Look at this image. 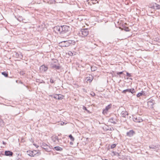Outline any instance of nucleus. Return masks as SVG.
Instances as JSON below:
<instances>
[{"label":"nucleus","mask_w":160,"mask_h":160,"mask_svg":"<svg viewBox=\"0 0 160 160\" xmlns=\"http://www.w3.org/2000/svg\"><path fill=\"white\" fill-rule=\"evenodd\" d=\"M112 107V104H109L107 106L105 109H103L102 111V113L104 114H107L108 112V110L110 109Z\"/></svg>","instance_id":"nucleus-11"},{"label":"nucleus","mask_w":160,"mask_h":160,"mask_svg":"<svg viewBox=\"0 0 160 160\" xmlns=\"http://www.w3.org/2000/svg\"><path fill=\"white\" fill-rule=\"evenodd\" d=\"M2 74L5 77H8V72H2Z\"/></svg>","instance_id":"nucleus-25"},{"label":"nucleus","mask_w":160,"mask_h":160,"mask_svg":"<svg viewBox=\"0 0 160 160\" xmlns=\"http://www.w3.org/2000/svg\"><path fill=\"white\" fill-rule=\"evenodd\" d=\"M18 83H21V84H23V82H22L21 81H19Z\"/></svg>","instance_id":"nucleus-44"},{"label":"nucleus","mask_w":160,"mask_h":160,"mask_svg":"<svg viewBox=\"0 0 160 160\" xmlns=\"http://www.w3.org/2000/svg\"><path fill=\"white\" fill-rule=\"evenodd\" d=\"M48 68L46 66L44 65H43L41 66L40 68V69L42 71L46 72V71Z\"/></svg>","instance_id":"nucleus-18"},{"label":"nucleus","mask_w":160,"mask_h":160,"mask_svg":"<svg viewBox=\"0 0 160 160\" xmlns=\"http://www.w3.org/2000/svg\"><path fill=\"white\" fill-rule=\"evenodd\" d=\"M135 133V132L133 130H131L126 133V135L129 137H131Z\"/></svg>","instance_id":"nucleus-15"},{"label":"nucleus","mask_w":160,"mask_h":160,"mask_svg":"<svg viewBox=\"0 0 160 160\" xmlns=\"http://www.w3.org/2000/svg\"><path fill=\"white\" fill-rule=\"evenodd\" d=\"M69 138L72 141H74V138L72 136V134H70L69 135Z\"/></svg>","instance_id":"nucleus-30"},{"label":"nucleus","mask_w":160,"mask_h":160,"mask_svg":"<svg viewBox=\"0 0 160 160\" xmlns=\"http://www.w3.org/2000/svg\"><path fill=\"white\" fill-rule=\"evenodd\" d=\"M2 143L4 145H5L6 144V143L5 142H4V141H3Z\"/></svg>","instance_id":"nucleus-46"},{"label":"nucleus","mask_w":160,"mask_h":160,"mask_svg":"<svg viewBox=\"0 0 160 160\" xmlns=\"http://www.w3.org/2000/svg\"><path fill=\"white\" fill-rule=\"evenodd\" d=\"M103 130L105 131L114 130V129L113 127L110 128L108 126H106L103 128Z\"/></svg>","instance_id":"nucleus-17"},{"label":"nucleus","mask_w":160,"mask_h":160,"mask_svg":"<svg viewBox=\"0 0 160 160\" xmlns=\"http://www.w3.org/2000/svg\"><path fill=\"white\" fill-rule=\"evenodd\" d=\"M70 145H73V142H70Z\"/></svg>","instance_id":"nucleus-47"},{"label":"nucleus","mask_w":160,"mask_h":160,"mask_svg":"<svg viewBox=\"0 0 160 160\" xmlns=\"http://www.w3.org/2000/svg\"><path fill=\"white\" fill-rule=\"evenodd\" d=\"M123 71H122L121 72H117V75H120L121 74H122L123 73ZM119 77H120L121 76H119Z\"/></svg>","instance_id":"nucleus-36"},{"label":"nucleus","mask_w":160,"mask_h":160,"mask_svg":"<svg viewBox=\"0 0 160 160\" xmlns=\"http://www.w3.org/2000/svg\"><path fill=\"white\" fill-rule=\"evenodd\" d=\"M18 80H16V82H17V83L18 82Z\"/></svg>","instance_id":"nucleus-49"},{"label":"nucleus","mask_w":160,"mask_h":160,"mask_svg":"<svg viewBox=\"0 0 160 160\" xmlns=\"http://www.w3.org/2000/svg\"><path fill=\"white\" fill-rule=\"evenodd\" d=\"M63 123H62V125H63V123L64 124V122H63Z\"/></svg>","instance_id":"nucleus-52"},{"label":"nucleus","mask_w":160,"mask_h":160,"mask_svg":"<svg viewBox=\"0 0 160 160\" xmlns=\"http://www.w3.org/2000/svg\"><path fill=\"white\" fill-rule=\"evenodd\" d=\"M58 97L59 98V100L60 99H62L63 98V97H64V96H63L61 94H58Z\"/></svg>","instance_id":"nucleus-31"},{"label":"nucleus","mask_w":160,"mask_h":160,"mask_svg":"<svg viewBox=\"0 0 160 160\" xmlns=\"http://www.w3.org/2000/svg\"><path fill=\"white\" fill-rule=\"evenodd\" d=\"M157 148L156 146L153 145H151L149 146V148L152 149H155Z\"/></svg>","instance_id":"nucleus-32"},{"label":"nucleus","mask_w":160,"mask_h":160,"mask_svg":"<svg viewBox=\"0 0 160 160\" xmlns=\"http://www.w3.org/2000/svg\"><path fill=\"white\" fill-rule=\"evenodd\" d=\"M54 98L56 99H58L59 100V98L58 97V94H54Z\"/></svg>","instance_id":"nucleus-33"},{"label":"nucleus","mask_w":160,"mask_h":160,"mask_svg":"<svg viewBox=\"0 0 160 160\" xmlns=\"http://www.w3.org/2000/svg\"><path fill=\"white\" fill-rule=\"evenodd\" d=\"M135 89L133 88H132L124 90L122 91V93L123 94H126L127 92H128L129 93H131L132 94H133L135 93Z\"/></svg>","instance_id":"nucleus-10"},{"label":"nucleus","mask_w":160,"mask_h":160,"mask_svg":"<svg viewBox=\"0 0 160 160\" xmlns=\"http://www.w3.org/2000/svg\"><path fill=\"white\" fill-rule=\"evenodd\" d=\"M20 74L21 75H23L25 74V73L23 71H21L20 72Z\"/></svg>","instance_id":"nucleus-41"},{"label":"nucleus","mask_w":160,"mask_h":160,"mask_svg":"<svg viewBox=\"0 0 160 160\" xmlns=\"http://www.w3.org/2000/svg\"><path fill=\"white\" fill-rule=\"evenodd\" d=\"M75 42L74 40H69L67 41H64L59 43V46L62 47H67L71 44L75 45Z\"/></svg>","instance_id":"nucleus-1"},{"label":"nucleus","mask_w":160,"mask_h":160,"mask_svg":"<svg viewBox=\"0 0 160 160\" xmlns=\"http://www.w3.org/2000/svg\"><path fill=\"white\" fill-rule=\"evenodd\" d=\"M58 61L57 59H54L50 64V66L52 68H54L56 70H59L61 67L60 66Z\"/></svg>","instance_id":"nucleus-3"},{"label":"nucleus","mask_w":160,"mask_h":160,"mask_svg":"<svg viewBox=\"0 0 160 160\" xmlns=\"http://www.w3.org/2000/svg\"><path fill=\"white\" fill-rule=\"evenodd\" d=\"M88 33L89 31L88 29H82L80 32H79V34L80 36L82 37H85L88 34Z\"/></svg>","instance_id":"nucleus-5"},{"label":"nucleus","mask_w":160,"mask_h":160,"mask_svg":"<svg viewBox=\"0 0 160 160\" xmlns=\"http://www.w3.org/2000/svg\"><path fill=\"white\" fill-rule=\"evenodd\" d=\"M118 155L119 156V154L118 153Z\"/></svg>","instance_id":"nucleus-55"},{"label":"nucleus","mask_w":160,"mask_h":160,"mask_svg":"<svg viewBox=\"0 0 160 160\" xmlns=\"http://www.w3.org/2000/svg\"><path fill=\"white\" fill-rule=\"evenodd\" d=\"M4 125V123L3 121L0 118V126L3 127Z\"/></svg>","instance_id":"nucleus-24"},{"label":"nucleus","mask_w":160,"mask_h":160,"mask_svg":"<svg viewBox=\"0 0 160 160\" xmlns=\"http://www.w3.org/2000/svg\"><path fill=\"white\" fill-rule=\"evenodd\" d=\"M116 146V144H113L111 145V148L112 149H113L115 148Z\"/></svg>","instance_id":"nucleus-35"},{"label":"nucleus","mask_w":160,"mask_h":160,"mask_svg":"<svg viewBox=\"0 0 160 160\" xmlns=\"http://www.w3.org/2000/svg\"><path fill=\"white\" fill-rule=\"evenodd\" d=\"M36 82H39L40 83H45V82L42 80H40L39 79H36Z\"/></svg>","instance_id":"nucleus-22"},{"label":"nucleus","mask_w":160,"mask_h":160,"mask_svg":"<svg viewBox=\"0 0 160 160\" xmlns=\"http://www.w3.org/2000/svg\"><path fill=\"white\" fill-rule=\"evenodd\" d=\"M18 20L20 21V22H21V21H22V19L21 17H19V18H18Z\"/></svg>","instance_id":"nucleus-42"},{"label":"nucleus","mask_w":160,"mask_h":160,"mask_svg":"<svg viewBox=\"0 0 160 160\" xmlns=\"http://www.w3.org/2000/svg\"><path fill=\"white\" fill-rule=\"evenodd\" d=\"M97 68L96 67L94 66H92L91 67V70L92 71H94L96 70Z\"/></svg>","instance_id":"nucleus-26"},{"label":"nucleus","mask_w":160,"mask_h":160,"mask_svg":"<svg viewBox=\"0 0 160 160\" xmlns=\"http://www.w3.org/2000/svg\"><path fill=\"white\" fill-rule=\"evenodd\" d=\"M54 149L57 151H62V148L59 146H56L54 148Z\"/></svg>","instance_id":"nucleus-21"},{"label":"nucleus","mask_w":160,"mask_h":160,"mask_svg":"<svg viewBox=\"0 0 160 160\" xmlns=\"http://www.w3.org/2000/svg\"><path fill=\"white\" fill-rule=\"evenodd\" d=\"M149 102L152 103L151 105H153L155 103L154 100L152 99H150L148 101Z\"/></svg>","instance_id":"nucleus-23"},{"label":"nucleus","mask_w":160,"mask_h":160,"mask_svg":"<svg viewBox=\"0 0 160 160\" xmlns=\"http://www.w3.org/2000/svg\"><path fill=\"white\" fill-rule=\"evenodd\" d=\"M68 53L70 56H72L73 55V53L71 51H69L68 52Z\"/></svg>","instance_id":"nucleus-34"},{"label":"nucleus","mask_w":160,"mask_h":160,"mask_svg":"<svg viewBox=\"0 0 160 160\" xmlns=\"http://www.w3.org/2000/svg\"><path fill=\"white\" fill-rule=\"evenodd\" d=\"M126 74L127 76L128 77H130L132 76L131 74L128 72H127Z\"/></svg>","instance_id":"nucleus-40"},{"label":"nucleus","mask_w":160,"mask_h":160,"mask_svg":"<svg viewBox=\"0 0 160 160\" xmlns=\"http://www.w3.org/2000/svg\"><path fill=\"white\" fill-rule=\"evenodd\" d=\"M63 123H62V125H63V123L64 124V122H63Z\"/></svg>","instance_id":"nucleus-53"},{"label":"nucleus","mask_w":160,"mask_h":160,"mask_svg":"<svg viewBox=\"0 0 160 160\" xmlns=\"http://www.w3.org/2000/svg\"><path fill=\"white\" fill-rule=\"evenodd\" d=\"M92 1V3L93 4H95L97 3H99V1L98 0H91Z\"/></svg>","instance_id":"nucleus-28"},{"label":"nucleus","mask_w":160,"mask_h":160,"mask_svg":"<svg viewBox=\"0 0 160 160\" xmlns=\"http://www.w3.org/2000/svg\"><path fill=\"white\" fill-rule=\"evenodd\" d=\"M136 96H137V97H140L142 96V93L141 92L138 93L137 94Z\"/></svg>","instance_id":"nucleus-37"},{"label":"nucleus","mask_w":160,"mask_h":160,"mask_svg":"<svg viewBox=\"0 0 160 160\" xmlns=\"http://www.w3.org/2000/svg\"><path fill=\"white\" fill-rule=\"evenodd\" d=\"M61 134H58V136H59L60 135H61Z\"/></svg>","instance_id":"nucleus-51"},{"label":"nucleus","mask_w":160,"mask_h":160,"mask_svg":"<svg viewBox=\"0 0 160 160\" xmlns=\"http://www.w3.org/2000/svg\"><path fill=\"white\" fill-rule=\"evenodd\" d=\"M92 96H95V94L94 92H92V93L90 94Z\"/></svg>","instance_id":"nucleus-43"},{"label":"nucleus","mask_w":160,"mask_h":160,"mask_svg":"<svg viewBox=\"0 0 160 160\" xmlns=\"http://www.w3.org/2000/svg\"><path fill=\"white\" fill-rule=\"evenodd\" d=\"M41 147L46 151L49 152L51 151L50 147L45 143H42Z\"/></svg>","instance_id":"nucleus-9"},{"label":"nucleus","mask_w":160,"mask_h":160,"mask_svg":"<svg viewBox=\"0 0 160 160\" xmlns=\"http://www.w3.org/2000/svg\"><path fill=\"white\" fill-rule=\"evenodd\" d=\"M82 109H83L86 110L88 113H91L90 111L89 110H88L85 106H83Z\"/></svg>","instance_id":"nucleus-27"},{"label":"nucleus","mask_w":160,"mask_h":160,"mask_svg":"<svg viewBox=\"0 0 160 160\" xmlns=\"http://www.w3.org/2000/svg\"><path fill=\"white\" fill-rule=\"evenodd\" d=\"M50 82L51 83H53L54 82V81L52 79V78H50Z\"/></svg>","instance_id":"nucleus-39"},{"label":"nucleus","mask_w":160,"mask_h":160,"mask_svg":"<svg viewBox=\"0 0 160 160\" xmlns=\"http://www.w3.org/2000/svg\"><path fill=\"white\" fill-rule=\"evenodd\" d=\"M13 154V152L10 151H6L5 152V156H12Z\"/></svg>","instance_id":"nucleus-19"},{"label":"nucleus","mask_w":160,"mask_h":160,"mask_svg":"<svg viewBox=\"0 0 160 160\" xmlns=\"http://www.w3.org/2000/svg\"><path fill=\"white\" fill-rule=\"evenodd\" d=\"M93 79V77L91 75H89L88 77L86 78L85 80L87 82H91Z\"/></svg>","instance_id":"nucleus-16"},{"label":"nucleus","mask_w":160,"mask_h":160,"mask_svg":"<svg viewBox=\"0 0 160 160\" xmlns=\"http://www.w3.org/2000/svg\"><path fill=\"white\" fill-rule=\"evenodd\" d=\"M133 120L136 122H142L143 120L139 115H132Z\"/></svg>","instance_id":"nucleus-7"},{"label":"nucleus","mask_w":160,"mask_h":160,"mask_svg":"<svg viewBox=\"0 0 160 160\" xmlns=\"http://www.w3.org/2000/svg\"><path fill=\"white\" fill-rule=\"evenodd\" d=\"M62 26V37L64 36V34H65L66 36H68L71 32V28L69 26L67 25H63Z\"/></svg>","instance_id":"nucleus-2"},{"label":"nucleus","mask_w":160,"mask_h":160,"mask_svg":"<svg viewBox=\"0 0 160 160\" xmlns=\"http://www.w3.org/2000/svg\"><path fill=\"white\" fill-rule=\"evenodd\" d=\"M28 154L31 157H34L38 152L36 150L27 151Z\"/></svg>","instance_id":"nucleus-13"},{"label":"nucleus","mask_w":160,"mask_h":160,"mask_svg":"<svg viewBox=\"0 0 160 160\" xmlns=\"http://www.w3.org/2000/svg\"><path fill=\"white\" fill-rule=\"evenodd\" d=\"M123 29L127 32L130 31V29L127 27H124Z\"/></svg>","instance_id":"nucleus-29"},{"label":"nucleus","mask_w":160,"mask_h":160,"mask_svg":"<svg viewBox=\"0 0 160 160\" xmlns=\"http://www.w3.org/2000/svg\"><path fill=\"white\" fill-rule=\"evenodd\" d=\"M34 145L37 148H38V146L35 145V144H34Z\"/></svg>","instance_id":"nucleus-48"},{"label":"nucleus","mask_w":160,"mask_h":160,"mask_svg":"<svg viewBox=\"0 0 160 160\" xmlns=\"http://www.w3.org/2000/svg\"><path fill=\"white\" fill-rule=\"evenodd\" d=\"M90 0H86V2H88Z\"/></svg>","instance_id":"nucleus-50"},{"label":"nucleus","mask_w":160,"mask_h":160,"mask_svg":"<svg viewBox=\"0 0 160 160\" xmlns=\"http://www.w3.org/2000/svg\"><path fill=\"white\" fill-rule=\"evenodd\" d=\"M128 113L126 111H122L121 112V115L122 117L126 118V116H128Z\"/></svg>","instance_id":"nucleus-20"},{"label":"nucleus","mask_w":160,"mask_h":160,"mask_svg":"<svg viewBox=\"0 0 160 160\" xmlns=\"http://www.w3.org/2000/svg\"><path fill=\"white\" fill-rule=\"evenodd\" d=\"M62 26H56L54 28H53V31L55 32L58 34H60L61 37L62 38H64V36L62 37Z\"/></svg>","instance_id":"nucleus-4"},{"label":"nucleus","mask_w":160,"mask_h":160,"mask_svg":"<svg viewBox=\"0 0 160 160\" xmlns=\"http://www.w3.org/2000/svg\"><path fill=\"white\" fill-rule=\"evenodd\" d=\"M52 140L55 143H58L59 142V140L61 139H59L58 137L55 135H53L51 137Z\"/></svg>","instance_id":"nucleus-12"},{"label":"nucleus","mask_w":160,"mask_h":160,"mask_svg":"<svg viewBox=\"0 0 160 160\" xmlns=\"http://www.w3.org/2000/svg\"><path fill=\"white\" fill-rule=\"evenodd\" d=\"M13 56L17 58H22V55L21 52H15L13 54Z\"/></svg>","instance_id":"nucleus-14"},{"label":"nucleus","mask_w":160,"mask_h":160,"mask_svg":"<svg viewBox=\"0 0 160 160\" xmlns=\"http://www.w3.org/2000/svg\"><path fill=\"white\" fill-rule=\"evenodd\" d=\"M149 8L154 9H160V5L154 2H152L149 3Z\"/></svg>","instance_id":"nucleus-6"},{"label":"nucleus","mask_w":160,"mask_h":160,"mask_svg":"<svg viewBox=\"0 0 160 160\" xmlns=\"http://www.w3.org/2000/svg\"><path fill=\"white\" fill-rule=\"evenodd\" d=\"M54 94H52V95H50L49 96L51 97H53V98H54Z\"/></svg>","instance_id":"nucleus-45"},{"label":"nucleus","mask_w":160,"mask_h":160,"mask_svg":"<svg viewBox=\"0 0 160 160\" xmlns=\"http://www.w3.org/2000/svg\"><path fill=\"white\" fill-rule=\"evenodd\" d=\"M63 123H62V125H63V123L64 124V122H63Z\"/></svg>","instance_id":"nucleus-54"},{"label":"nucleus","mask_w":160,"mask_h":160,"mask_svg":"<svg viewBox=\"0 0 160 160\" xmlns=\"http://www.w3.org/2000/svg\"><path fill=\"white\" fill-rule=\"evenodd\" d=\"M141 93H142V95H143L144 96H146V93H145V91H142Z\"/></svg>","instance_id":"nucleus-38"},{"label":"nucleus","mask_w":160,"mask_h":160,"mask_svg":"<svg viewBox=\"0 0 160 160\" xmlns=\"http://www.w3.org/2000/svg\"><path fill=\"white\" fill-rule=\"evenodd\" d=\"M108 122L114 124H117L118 122V120L117 119V116H115L110 118L108 120Z\"/></svg>","instance_id":"nucleus-8"}]
</instances>
